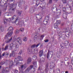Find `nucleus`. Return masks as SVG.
Masks as SVG:
<instances>
[{"instance_id":"nucleus-1","label":"nucleus","mask_w":73,"mask_h":73,"mask_svg":"<svg viewBox=\"0 0 73 73\" xmlns=\"http://www.w3.org/2000/svg\"><path fill=\"white\" fill-rule=\"evenodd\" d=\"M8 31L9 32H10L8 33L7 35V36H5V39H8L9 38V37H11L13 33V28L12 27H9Z\"/></svg>"},{"instance_id":"nucleus-2","label":"nucleus","mask_w":73,"mask_h":73,"mask_svg":"<svg viewBox=\"0 0 73 73\" xmlns=\"http://www.w3.org/2000/svg\"><path fill=\"white\" fill-rule=\"evenodd\" d=\"M11 22L13 24L15 23V24L17 25H19L20 23L19 21L18 20V18L16 15H14L12 18Z\"/></svg>"},{"instance_id":"nucleus-3","label":"nucleus","mask_w":73,"mask_h":73,"mask_svg":"<svg viewBox=\"0 0 73 73\" xmlns=\"http://www.w3.org/2000/svg\"><path fill=\"white\" fill-rule=\"evenodd\" d=\"M18 64H20V65H21V67L19 68V70H20L19 73H24L23 70H24V69H25L26 68H27L26 65H25V64H23L20 63Z\"/></svg>"},{"instance_id":"nucleus-4","label":"nucleus","mask_w":73,"mask_h":73,"mask_svg":"<svg viewBox=\"0 0 73 73\" xmlns=\"http://www.w3.org/2000/svg\"><path fill=\"white\" fill-rule=\"evenodd\" d=\"M13 40L14 41H16V42H18V43L20 45H21L22 44V40H21V39L20 38L18 37L17 38H16L15 36L13 38Z\"/></svg>"},{"instance_id":"nucleus-5","label":"nucleus","mask_w":73,"mask_h":73,"mask_svg":"<svg viewBox=\"0 0 73 73\" xmlns=\"http://www.w3.org/2000/svg\"><path fill=\"white\" fill-rule=\"evenodd\" d=\"M23 57H21V56H18V58L17 59L15 58L14 60V62H16V64L17 65V64H20L19 61H23Z\"/></svg>"},{"instance_id":"nucleus-6","label":"nucleus","mask_w":73,"mask_h":73,"mask_svg":"<svg viewBox=\"0 0 73 73\" xmlns=\"http://www.w3.org/2000/svg\"><path fill=\"white\" fill-rule=\"evenodd\" d=\"M68 42L67 41L64 42V44L62 43H61L60 44V46L61 48H62V49H64L65 46L66 48V46L68 45Z\"/></svg>"},{"instance_id":"nucleus-7","label":"nucleus","mask_w":73,"mask_h":73,"mask_svg":"<svg viewBox=\"0 0 73 73\" xmlns=\"http://www.w3.org/2000/svg\"><path fill=\"white\" fill-rule=\"evenodd\" d=\"M49 19V17L48 16H47L45 18V19L43 21V23L44 24H46L47 23H48V21Z\"/></svg>"},{"instance_id":"nucleus-8","label":"nucleus","mask_w":73,"mask_h":73,"mask_svg":"<svg viewBox=\"0 0 73 73\" xmlns=\"http://www.w3.org/2000/svg\"><path fill=\"white\" fill-rule=\"evenodd\" d=\"M12 20H11V18H10L8 19L7 20L6 19H5L4 20V24H7V21H9V22H11V21L12 22Z\"/></svg>"},{"instance_id":"nucleus-9","label":"nucleus","mask_w":73,"mask_h":73,"mask_svg":"<svg viewBox=\"0 0 73 73\" xmlns=\"http://www.w3.org/2000/svg\"><path fill=\"white\" fill-rule=\"evenodd\" d=\"M33 52L32 51V50L29 49L28 50V52L29 54H30L31 53H33V54H35V50L33 49Z\"/></svg>"},{"instance_id":"nucleus-10","label":"nucleus","mask_w":73,"mask_h":73,"mask_svg":"<svg viewBox=\"0 0 73 73\" xmlns=\"http://www.w3.org/2000/svg\"><path fill=\"white\" fill-rule=\"evenodd\" d=\"M50 69H53L54 68V62H51V63L50 65Z\"/></svg>"},{"instance_id":"nucleus-11","label":"nucleus","mask_w":73,"mask_h":73,"mask_svg":"<svg viewBox=\"0 0 73 73\" xmlns=\"http://www.w3.org/2000/svg\"><path fill=\"white\" fill-rule=\"evenodd\" d=\"M70 3L71 4L70 5V6H69L68 5H66V7L67 8H68V7H69V8H70L71 7H73V1H72V0L71 1Z\"/></svg>"},{"instance_id":"nucleus-12","label":"nucleus","mask_w":73,"mask_h":73,"mask_svg":"<svg viewBox=\"0 0 73 73\" xmlns=\"http://www.w3.org/2000/svg\"><path fill=\"white\" fill-rule=\"evenodd\" d=\"M32 68H33V66H31L27 68L25 72H28Z\"/></svg>"},{"instance_id":"nucleus-13","label":"nucleus","mask_w":73,"mask_h":73,"mask_svg":"<svg viewBox=\"0 0 73 73\" xmlns=\"http://www.w3.org/2000/svg\"><path fill=\"white\" fill-rule=\"evenodd\" d=\"M13 65V61H11L10 62L9 64V68H12Z\"/></svg>"},{"instance_id":"nucleus-14","label":"nucleus","mask_w":73,"mask_h":73,"mask_svg":"<svg viewBox=\"0 0 73 73\" xmlns=\"http://www.w3.org/2000/svg\"><path fill=\"white\" fill-rule=\"evenodd\" d=\"M16 54V53L14 51H12V54H10L9 55V56L11 57H12L13 56V57H14L15 56V54Z\"/></svg>"},{"instance_id":"nucleus-15","label":"nucleus","mask_w":73,"mask_h":73,"mask_svg":"<svg viewBox=\"0 0 73 73\" xmlns=\"http://www.w3.org/2000/svg\"><path fill=\"white\" fill-rule=\"evenodd\" d=\"M5 55H6L7 57H8V55H9V53L8 52H4V53L2 54V56H4Z\"/></svg>"},{"instance_id":"nucleus-16","label":"nucleus","mask_w":73,"mask_h":73,"mask_svg":"<svg viewBox=\"0 0 73 73\" xmlns=\"http://www.w3.org/2000/svg\"><path fill=\"white\" fill-rule=\"evenodd\" d=\"M2 71L3 73H4L5 72H9V69L8 68H6L4 70H3Z\"/></svg>"},{"instance_id":"nucleus-17","label":"nucleus","mask_w":73,"mask_h":73,"mask_svg":"<svg viewBox=\"0 0 73 73\" xmlns=\"http://www.w3.org/2000/svg\"><path fill=\"white\" fill-rule=\"evenodd\" d=\"M14 46L15 47L16 49H18L19 47V44H17L16 43H15L14 44Z\"/></svg>"},{"instance_id":"nucleus-18","label":"nucleus","mask_w":73,"mask_h":73,"mask_svg":"<svg viewBox=\"0 0 73 73\" xmlns=\"http://www.w3.org/2000/svg\"><path fill=\"white\" fill-rule=\"evenodd\" d=\"M32 59H31V58H29L27 60V64H29L31 62Z\"/></svg>"},{"instance_id":"nucleus-19","label":"nucleus","mask_w":73,"mask_h":73,"mask_svg":"<svg viewBox=\"0 0 73 73\" xmlns=\"http://www.w3.org/2000/svg\"><path fill=\"white\" fill-rule=\"evenodd\" d=\"M43 51L41 50L40 51L39 53V55L40 57H41L42 55L43 54Z\"/></svg>"},{"instance_id":"nucleus-20","label":"nucleus","mask_w":73,"mask_h":73,"mask_svg":"<svg viewBox=\"0 0 73 73\" xmlns=\"http://www.w3.org/2000/svg\"><path fill=\"white\" fill-rule=\"evenodd\" d=\"M12 40V37H11V38L9 39V40H6L5 41V42L6 43H9V42H10Z\"/></svg>"},{"instance_id":"nucleus-21","label":"nucleus","mask_w":73,"mask_h":73,"mask_svg":"<svg viewBox=\"0 0 73 73\" xmlns=\"http://www.w3.org/2000/svg\"><path fill=\"white\" fill-rule=\"evenodd\" d=\"M33 65H34L35 67V68H37V62L35 61V62H33Z\"/></svg>"},{"instance_id":"nucleus-22","label":"nucleus","mask_w":73,"mask_h":73,"mask_svg":"<svg viewBox=\"0 0 73 73\" xmlns=\"http://www.w3.org/2000/svg\"><path fill=\"white\" fill-rule=\"evenodd\" d=\"M54 28H58V24L56 23H55L54 25Z\"/></svg>"},{"instance_id":"nucleus-23","label":"nucleus","mask_w":73,"mask_h":73,"mask_svg":"<svg viewBox=\"0 0 73 73\" xmlns=\"http://www.w3.org/2000/svg\"><path fill=\"white\" fill-rule=\"evenodd\" d=\"M38 37L37 36V35H35L34 38V40L35 41H37L38 38Z\"/></svg>"},{"instance_id":"nucleus-24","label":"nucleus","mask_w":73,"mask_h":73,"mask_svg":"<svg viewBox=\"0 0 73 73\" xmlns=\"http://www.w3.org/2000/svg\"><path fill=\"white\" fill-rule=\"evenodd\" d=\"M35 12V10L33 9L32 8H31L30 9V13H33V12Z\"/></svg>"},{"instance_id":"nucleus-25","label":"nucleus","mask_w":73,"mask_h":73,"mask_svg":"<svg viewBox=\"0 0 73 73\" xmlns=\"http://www.w3.org/2000/svg\"><path fill=\"white\" fill-rule=\"evenodd\" d=\"M42 15V13H39V14H37L36 15V16H40V19H41L42 17L41 16Z\"/></svg>"},{"instance_id":"nucleus-26","label":"nucleus","mask_w":73,"mask_h":73,"mask_svg":"<svg viewBox=\"0 0 73 73\" xmlns=\"http://www.w3.org/2000/svg\"><path fill=\"white\" fill-rule=\"evenodd\" d=\"M37 59V56H33V60H36Z\"/></svg>"},{"instance_id":"nucleus-27","label":"nucleus","mask_w":73,"mask_h":73,"mask_svg":"<svg viewBox=\"0 0 73 73\" xmlns=\"http://www.w3.org/2000/svg\"><path fill=\"white\" fill-rule=\"evenodd\" d=\"M0 29L1 32H3V31H4V28L2 26H1Z\"/></svg>"},{"instance_id":"nucleus-28","label":"nucleus","mask_w":73,"mask_h":73,"mask_svg":"<svg viewBox=\"0 0 73 73\" xmlns=\"http://www.w3.org/2000/svg\"><path fill=\"white\" fill-rule=\"evenodd\" d=\"M9 46V45H6L4 48V50H6L7 49H8V47Z\"/></svg>"},{"instance_id":"nucleus-29","label":"nucleus","mask_w":73,"mask_h":73,"mask_svg":"<svg viewBox=\"0 0 73 73\" xmlns=\"http://www.w3.org/2000/svg\"><path fill=\"white\" fill-rule=\"evenodd\" d=\"M38 5H39V1H38V0H37L36 3V6L37 7Z\"/></svg>"},{"instance_id":"nucleus-30","label":"nucleus","mask_w":73,"mask_h":73,"mask_svg":"<svg viewBox=\"0 0 73 73\" xmlns=\"http://www.w3.org/2000/svg\"><path fill=\"white\" fill-rule=\"evenodd\" d=\"M48 70H49L48 67H46V68L45 69V71L46 72H48Z\"/></svg>"},{"instance_id":"nucleus-31","label":"nucleus","mask_w":73,"mask_h":73,"mask_svg":"<svg viewBox=\"0 0 73 73\" xmlns=\"http://www.w3.org/2000/svg\"><path fill=\"white\" fill-rule=\"evenodd\" d=\"M23 41L25 42L27 41V37H24L23 38Z\"/></svg>"},{"instance_id":"nucleus-32","label":"nucleus","mask_w":73,"mask_h":73,"mask_svg":"<svg viewBox=\"0 0 73 73\" xmlns=\"http://www.w3.org/2000/svg\"><path fill=\"white\" fill-rule=\"evenodd\" d=\"M61 23V21L60 20L57 21L56 23L58 24H60Z\"/></svg>"},{"instance_id":"nucleus-33","label":"nucleus","mask_w":73,"mask_h":73,"mask_svg":"<svg viewBox=\"0 0 73 73\" xmlns=\"http://www.w3.org/2000/svg\"><path fill=\"white\" fill-rule=\"evenodd\" d=\"M21 13H22V11H21L18 12V16H20L21 14Z\"/></svg>"},{"instance_id":"nucleus-34","label":"nucleus","mask_w":73,"mask_h":73,"mask_svg":"<svg viewBox=\"0 0 73 73\" xmlns=\"http://www.w3.org/2000/svg\"><path fill=\"white\" fill-rule=\"evenodd\" d=\"M72 33L71 32H69L67 34V35H68V36H66L67 37H68L70 35H72Z\"/></svg>"},{"instance_id":"nucleus-35","label":"nucleus","mask_w":73,"mask_h":73,"mask_svg":"<svg viewBox=\"0 0 73 73\" xmlns=\"http://www.w3.org/2000/svg\"><path fill=\"white\" fill-rule=\"evenodd\" d=\"M15 5H14L13 4H11V6H10V8H13V7H15Z\"/></svg>"},{"instance_id":"nucleus-36","label":"nucleus","mask_w":73,"mask_h":73,"mask_svg":"<svg viewBox=\"0 0 73 73\" xmlns=\"http://www.w3.org/2000/svg\"><path fill=\"white\" fill-rule=\"evenodd\" d=\"M13 46H14V45H13V43H11L10 44V47L11 48H12V47H13Z\"/></svg>"},{"instance_id":"nucleus-37","label":"nucleus","mask_w":73,"mask_h":73,"mask_svg":"<svg viewBox=\"0 0 73 73\" xmlns=\"http://www.w3.org/2000/svg\"><path fill=\"white\" fill-rule=\"evenodd\" d=\"M49 54H50V52L48 51V54L47 56V58H48Z\"/></svg>"},{"instance_id":"nucleus-38","label":"nucleus","mask_w":73,"mask_h":73,"mask_svg":"<svg viewBox=\"0 0 73 73\" xmlns=\"http://www.w3.org/2000/svg\"><path fill=\"white\" fill-rule=\"evenodd\" d=\"M19 30H16L15 33L16 34H19Z\"/></svg>"},{"instance_id":"nucleus-39","label":"nucleus","mask_w":73,"mask_h":73,"mask_svg":"<svg viewBox=\"0 0 73 73\" xmlns=\"http://www.w3.org/2000/svg\"><path fill=\"white\" fill-rule=\"evenodd\" d=\"M62 1L64 4H65L66 3V0H62Z\"/></svg>"},{"instance_id":"nucleus-40","label":"nucleus","mask_w":73,"mask_h":73,"mask_svg":"<svg viewBox=\"0 0 73 73\" xmlns=\"http://www.w3.org/2000/svg\"><path fill=\"white\" fill-rule=\"evenodd\" d=\"M63 11L64 12H65V11H66V8L65 7H63Z\"/></svg>"},{"instance_id":"nucleus-41","label":"nucleus","mask_w":73,"mask_h":73,"mask_svg":"<svg viewBox=\"0 0 73 73\" xmlns=\"http://www.w3.org/2000/svg\"><path fill=\"white\" fill-rule=\"evenodd\" d=\"M24 29L23 28H21L20 29V30L21 31V32H22L24 31Z\"/></svg>"},{"instance_id":"nucleus-42","label":"nucleus","mask_w":73,"mask_h":73,"mask_svg":"<svg viewBox=\"0 0 73 73\" xmlns=\"http://www.w3.org/2000/svg\"><path fill=\"white\" fill-rule=\"evenodd\" d=\"M36 46L35 44L33 45L31 47V48H35V47H36Z\"/></svg>"},{"instance_id":"nucleus-43","label":"nucleus","mask_w":73,"mask_h":73,"mask_svg":"<svg viewBox=\"0 0 73 73\" xmlns=\"http://www.w3.org/2000/svg\"><path fill=\"white\" fill-rule=\"evenodd\" d=\"M44 36L43 35H42V36H41V38L40 39V40H42L43 38H44Z\"/></svg>"},{"instance_id":"nucleus-44","label":"nucleus","mask_w":73,"mask_h":73,"mask_svg":"<svg viewBox=\"0 0 73 73\" xmlns=\"http://www.w3.org/2000/svg\"><path fill=\"white\" fill-rule=\"evenodd\" d=\"M5 64V62H2L1 63V65H4Z\"/></svg>"},{"instance_id":"nucleus-45","label":"nucleus","mask_w":73,"mask_h":73,"mask_svg":"<svg viewBox=\"0 0 73 73\" xmlns=\"http://www.w3.org/2000/svg\"><path fill=\"white\" fill-rule=\"evenodd\" d=\"M66 31H67V29H64L63 30L64 32H66Z\"/></svg>"},{"instance_id":"nucleus-46","label":"nucleus","mask_w":73,"mask_h":73,"mask_svg":"<svg viewBox=\"0 0 73 73\" xmlns=\"http://www.w3.org/2000/svg\"><path fill=\"white\" fill-rule=\"evenodd\" d=\"M60 56L61 54H60L59 53V54H57V56L58 57H59Z\"/></svg>"},{"instance_id":"nucleus-47","label":"nucleus","mask_w":73,"mask_h":73,"mask_svg":"<svg viewBox=\"0 0 73 73\" xmlns=\"http://www.w3.org/2000/svg\"><path fill=\"white\" fill-rule=\"evenodd\" d=\"M14 73H18V70H15L14 71Z\"/></svg>"},{"instance_id":"nucleus-48","label":"nucleus","mask_w":73,"mask_h":73,"mask_svg":"<svg viewBox=\"0 0 73 73\" xmlns=\"http://www.w3.org/2000/svg\"><path fill=\"white\" fill-rule=\"evenodd\" d=\"M48 41H49V40L48 39L45 40H44L45 42H48Z\"/></svg>"},{"instance_id":"nucleus-49","label":"nucleus","mask_w":73,"mask_h":73,"mask_svg":"<svg viewBox=\"0 0 73 73\" xmlns=\"http://www.w3.org/2000/svg\"><path fill=\"white\" fill-rule=\"evenodd\" d=\"M21 23L22 24H24V21H21Z\"/></svg>"},{"instance_id":"nucleus-50","label":"nucleus","mask_w":73,"mask_h":73,"mask_svg":"<svg viewBox=\"0 0 73 73\" xmlns=\"http://www.w3.org/2000/svg\"><path fill=\"white\" fill-rule=\"evenodd\" d=\"M49 3H52V0H49Z\"/></svg>"},{"instance_id":"nucleus-51","label":"nucleus","mask_w":73,"mask_h":73,"mask_svg":"<svg viewBox=\"0 0 73 73\" xmlns=\"http://www.w3.org/2000/svg\"><path fill=\"white\" fill-rule=\"evenodd\" d=\"M23 53V50H21L19 52V54H21Z\"/></svg>"},{"instance_id":"nucleus-52","label":"nucleus","mask_w":73,"mask_h":73,"mask_svg":"<svg viewBox=\"0 0 73 73\" xmlns=\"http://www.w3.org/2000/svg\"><path fill=\"white\" fill-rule=\"evenodd\" d=\"M21 3H19V6L20 7V5H21Z\"/></svg>"},{"instance_id":"nucleus-53","label":"nucleus","mask_w":73,"mask_h":73,"mask_svg":"<svg viewBox=\"0 0 73 73\" xmlns=\"http://www.w3.org/2000/svg\"><path fill=\"white\" fill-rule=\"evenodd\" d=\"M40 43H39V44H38L36 46V47L37 48V47H38V46H39V45H40Z\"/></svg>"},{"instance_id":"nucleus-54","label":"nucleus","mask_w":73,"mask_h":73,"mask_svg":"<svg viewBox=\"0 0 73 73\" xmlns=\"http://www.w3.org/2000/svg\"><path fill=\"white\" fill-rule=\"evenodd\" d=\"M1 53H0V60L1 59Z\"/></svg>"},{"instance_id":"nucleus-55","label":"nucleus","mask_w":73,"mask_h":73,"mask_svg":"<svg viewBox=\"0 0 73 73\" xmlns=\"http://www.w3.org/2000/svg\"><path fill=\"white\" fill-rule=\"evenodd\" d=\"M44 0H40V1H41V2H42L44 1Z\"/></svg>"},{"instance_id":"nucleus-56","label":"nucleus","mask_w":73,"mask_h":73,"mask_svg":"<svg viewBox=\"0 0 73 73\" xmlns=\"http://www.w3.org/2000/svg\"><path fill=\"white\" fill-rule=\"evenodd\" d=\"M72 64H73V59L72 60Z\"/></svg>"},{"instance_id":"nucleus-57","label":"nucleus","mask_w":73,"mask_h":73,"mask_svg":"<svg viewBox=\"0 0 73 73\" xmlns=\"http://www.w3.org/2000/svg\"><path fill=\"white\" fill-rule=\"evenodd\" d=\"M2 49L3 50H4V48H2Z\"/></svg>"},{"instance_id":"nucleus-58","label":"nucleus","mask_w":73,"mask_h":73,"mask_svg":"<svg viewBox=\"0 0 73 73\" xmlns=\"http://www.w3.org/2000/svg\"><path fill=\"white\" fill-rule=\"evenodd\" d=\"M5 45V44L4 43H3L2 44V46H4Z\"/></svg>"},{"instance_id":"nucleus-59","label":"nucleus","mask_w":73,"mask_h":73,"mask_svg":"<svg viewBox=\"0 0 73 73\" xmlns=\"http://www.w3.org/2000/svg\"><path fill=\"white\" fill-rule=\"evenodd\" d=\"M7 16H11V15H9V14H8V15H7Z\"/></svg>"},{"instance_id":"nucleus-60","label":"nucleus","mask_w":73,"mask_h":73,"mask_svg":"<svg viewBox=\"0 0 73 73\" xmlns=\"http://www.w3.org/2000/svg\"><path fill=\"white\" fill-rule=\"evenodd\" d=\"M65 73H68V71H66L65 72Z\"/></svg>"},{"instance_id":"nucleus-61","label":"nucleus","mask_w":73,"mask_h":73,"mask_svg":"<svg viewBox=\"0 0 73 73\" xmlns=\"http://www.w3.org/2000/svg\"><path fill=\"white\" fill-rule=\"evenodd\" d=\"M54 1H58V0H54Z\"/></svg>"},{"instance_id":"nucleus-62","label":"nucleus","mask_w":73,"mask_h":73,"mask_svg":"<svg viewBox=\"0 0 73 73\" xmlns=\"http://www.w3.org/2000/svg\"><path fill=\"white\" fill-rule=\"evenodd\" d=\"M1 12L0 11V16H1Z\"/></svg>"},{"instance_id":"nucleus-63","label":"nucleus","mask_w":73,"mask_h":73,"mask_svg":"<svg viewBox=\"0 0 73 73\" xmlns=\"http://www.w3.org/2000/svg\"><path fill=\"white\" fill-rule=\"evenodd\" d=\"M63 17H64V19H65V17H64V16H63Z\"/></svg>"},{"instance_id":"nucleus-64","label":"nucleus","mask_w":73,"mask_h":73,"mask_svg":"<svg viewBox=\"0 0 73 73\" xmlns=\"http://www.w3.org/2000/svg\"><path fill=\"white\" fill-rule=\"evenodd\" d=\"M56 11H57V8H56Z\"/></svg>"}]
</instances>
